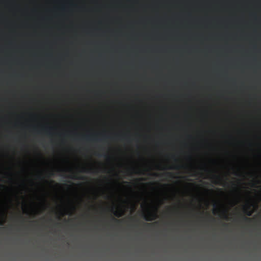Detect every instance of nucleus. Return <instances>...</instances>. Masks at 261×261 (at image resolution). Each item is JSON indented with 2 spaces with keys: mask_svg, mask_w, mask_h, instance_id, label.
<instances>
[{
  "mask_svg": "<svg viewBox=\"0 0 261 261\" xmlns=\"http://www.w3.org/2000/svg\"><path fill=\"white\" fill-rule=\"evenodd\" d=\"M157 210L158 208H155L154 212H148L147 214H144L143 218L147 221H150L156 219L158 218Z\"/></svg>",
  "mask_w": 261,
  "mask_h": 261,
  "instance_id": "f257e3e1",
  "label": "nucleus"
},
{
  "mask_svg": "<svg viewBox=\"0 0 261 261\" xmlns=\"http://www.w3.org/2000/svg\"><path fill=\"white\" fill-rule=\"evenodd\" d=\"M244 213L248 216H251L253 213V211L250 210V205H248L244 208Z\"/></svg>",
  "mask_w": 261,
  "mask_h": 261,
  "instance_id": "f03ea898",
  "label": "nucleus"
},
{
  "mask_svg": "<svg viewBox=\"0 0 261 261\" xmlns=\"http://www.w3.org/2000/svg\"><path fill=\"white\" fill-rule=\"evenodd\" d=\"M114 215L117 217H120L123 215V211L121 210H118L113 212Z\"/></svg>",
  "mask_w": 261,
  "mask_h": 261,
  "instance_id": "7ed1b4c3",
  "label": "nucleus"
},
{
  "mask_svg": "<svg viewBox=\"0 0 261 261\" xmlns=\"http://www.w3.org/2000/svg\"><path fill=\"white\" fill-rule=\"evenodd\" d=\"M157 224H158V222H155L151 223H144V225L148 228H150L151 227H154L155 225H156Z\"/></svg>",
  "mask_w": 261,
  "mask_h": 261,
  "instance_id": "20e7f679",
  "label": "nucleus"
},
{
  "mask_svg": "<svg viewBox=\"0 0 261 261\" xmlns=\"http://www.w3.org/2000/svg\"><path fill=\"white\" fill-rule=\"evenodd\" d=\"M243 220L246 222H250L252 221V219L246 217H243Z\"/></svg>",
  "mask_w": 261,
  "mask_h": 261,
  "instance_id": "39448f33",
  "label": "nucleus"
},
{
  "mask_svg": "<svg viewBox=\"0 0 261 261\" xmlns=\"http://www.w3.org/2000/svg\"><path fill=\"white\" fill-rule=\"evenodd\" d=\"M213 178H215V179L218 180L219 181H222V178L220 176L214 175L213 176Z\"/></svg>",
  "mask_w": 261,
  "mask_h": 261,
  "instance_id": "423d86ee",
  "label": "nucleus"
},
{
  "mask_svg": "<svg viewBox=\"0 0 261 261\" xmlns=\"http://www.w3.org/2000/svg\"><path fill=\"white\" fill-rule=\"evenodd\" d=\"M112 220H113L115 222L117 223V224H120L122 222V220H119L115 219L114 218H112Z\"/></svg>",
  "mask_w": 261,
  "mask_h": 261,
  "instance_id": "0eeeda50",
  "label": "nucleus"
},
{
  "mask_svg": "<svg viewBox=\"0 0 261 261\" xmlns=\"http://www.w3.org/2000/svg\"><path fill=\"white\" fill-rule=\"evenodd\" d=\"M165 175L169 177H173V174L171 172H167L165 173Z\"/></svg>",
  "mask_w": 261,
  "mask_h": 261,
  "instance_id": "6e6552de",
  "label": "nucleus"
},
{
  "mask_svg": "<svg viewBox=\"0 0 261 261\" xmlns=\"http://www.w3.org/2000/svg\"><path fill=\"white\" fill-rule=\"evenodd\" d=\"M182 167H183V166H176V167H174L173 168H171V169H179L181 168Z\"/></svg>",
  "mask_w": 261,
  "mask_h": 261,
  "instance_id": "1a4fd4ad",
  "label": "nucleus"
},
{
  "mask_svg": "<svg viewBox=\"0 0 261 261\" xmlns=\"http://www.w3.org/2000/svg\"><path fill=\"white\" fill-rule=\"evenodd\" d=\"M225 220H228V217L227 216V215L226 214V211H225V213H224V217H223Z\"/></svg>",
  "mask_w": 261,
  "mask_h": 261,
  "instance_id": "9d476101",
  "label": "nucleus"
},
{
  "mask_svg": "<svg viewBox=\"0 0 261 261\" xmlns=\"http://www.w3.org/2000/svg\"><path fill=\"white\" fill-rule=\"evenodd\" d=\"M85 138L86 139V140H90V137L89 136H87L86 137H85Z\"/></svg>",
  "mask_w": 261,
  "mask_h": 261,
  "instance_id": "9b49d317",
  "label": "nucleus"
},
{
  "mask_svg": "<svg viewBox=\"0 0 261 261\" xmlns=\"http://www.w3.org/2000/svg\"><path fill=\"white\" fill-rule=\"evenodd\" d=\"M71 178H74V179H77V177L75 176H71L70 177Z\"/></svg>",
  "mask_w": 261,
  "mask_h": 261,
  "instance_id": "f8f14e48",
  "label": "nucleus"
},
{
  "mask_svg": "<svg viewBox=\"0 0 261 261\" xmlns=\"http://www.w3.org/2000/svg\"><path fill=\"white\" fill-rule=\"evenodd\" d=\"M138 180H140V181H142V180H144V179H143V178H139V179H138Z\"/></svg>",
  "mask_w": 261,
  "mask_h": 261,
  "instance_id": "ddd939ff",
  "label": "nucleus"
},
{
  "mask_svg": "<svg viewBox=\"0 0 261 261\" xmlns=\"http://www.w3.org/2000/svg\"><path fill=\"white\" fill-rule=\"evenodd\" d=\"M153 175L155 176H159V174H157V173H154Z\"/></svg>",
  "mask_w": 261,
  "mask_h": 261,
  "instance_id": "4468645a",
  "label": "nucleus"
},
{
  "mask_svg": "<svg viewBox=\"0 0 261 261\" xmlns=\"http://www.w3.org/2000/svg\"><path fill=\"white\" fill-rule=\"evenodd\" d=\"M223 225L225 226H228V224L224 223Z\"/></svg>",
  "mask_w": 261,
  "mask_h": 261,
  "instance_id": "2eb2a0df",
  "label": "nucleus"
},
{
  "mask_svg": "<svg viewBox=\"0 0 261 261\" xmlns=\"http://www.w3.org/2000/svg\"><path fill=\"white\" fill-rule=\"evenodd\" d=\"M0 224L2 225H3V223L2 222L0 221Z\"/></svg>",
  "mask_w": 261,
  "mask_h": 261,
  "instance_id": "dca6fc26",
  "label": "nucleus"
},
{
  "mask_svg": "<svg viewBox=\"0 0 261 261\" xmlns=\"http://www.w3.org/2000/svg\"><path fill=\"white\" fill-rule=\"evenodd\" d=\"M214 183L216 184H219V182L215 181Z\"/></svg>",
  "mask_w": 261,
  "mask_h": 261,
  "instance_id": "f3484780",
  "label": "nucleus"
},
{
  "mask_svg": "<svg viewBox=\"0 0 261 261\" xmlns=\"http://www.w3.org/2000/svg\"><path fill=\"white\" fill-rule=\"evenodd\" d=\"M84 172H89V170L88 171H86V170H84Z\"/></svg>",
  "mask_w": 261,
  "mask_h": 261,
  "instance_id": "a211bd4d",
  "label": "nucleus"
},
{
  "mask_svg": "<svg viewBox=\"0 0 261 261\" xmlns=\"http://www.w3.org/2000/svg\"><path fill=\"white\" fill-rule=\"evenodd\" d=\"M1 186L2 187H4V185H1Z\"/></svg>",
  "mask_w": 261,
  "mask_h": 261,
  "instance_id": "6ab92c4d",
  "label": "nucleus"
}]
</instances>
